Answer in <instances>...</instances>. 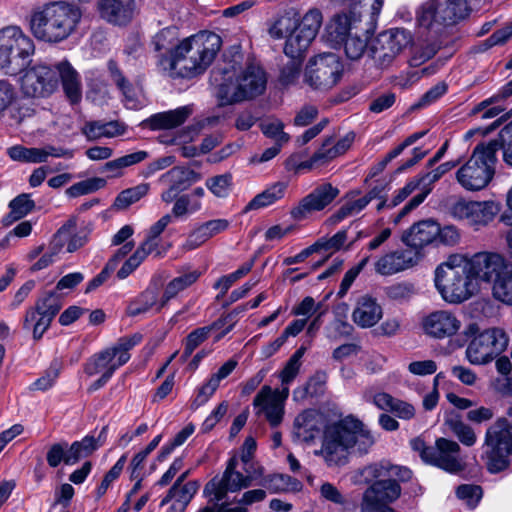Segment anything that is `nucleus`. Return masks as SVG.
I'll return each instance as SVG.
<instances>
[{"instance_id": "nucleus-27", "label": "nucleus", "mask_w": 512, "mask_h": 512, "mask_svg": "<svg viewBox=\"0 0 512 512\" xmlns=\"http://www.w3.org/2000/svg\"><path fill=\"white\" fill-rule=\"evenodd\" d=\"M418 262V255L411 250L393 251L381 256L374 264L376 273L391 276L407 270Z\"/></svg>"}, {"instance_id": "nucleus-1", "label": "nucleus", "mask_w": 512, "mask_h": 512, "mask_svg": "<svg viewBox=\"0 0 512 512\" xmlns=\"http://www.w3.org/2000/svg\"><path fill=\"white\" fill-rule=\"evenodd\" d=\"M375 443L369 428L358 418L348 415L324 427L321 448L315 455L329 466H342L348 462L351 451L366 454Z\"/></svg>"}, {"instance_id": "nucleus-22", "label": "nucleus", "mask_w": 512, "mask_h": 512, "mask_svg": "<svg viewBox=\"0 0 512 512\" xmlns=\"http://www.w3.org/2000/svg\"><path fill=\"white\" fill-rule=\"evenodd\" d=\"M372 27H368L363 22L362 13L356 10L338 14L334 16L327 25V39L334 45H341L348 37L358 32H369Z\"/></svg>"}, {"instance_id": "nucleus-15", "label": "nucleus", "mask_w": 512, "mask_h": 512, "mask_svg": "<svg viewBox=\"0 0 512 512\" xmlns=\"http://www.w3.org/2000/svg\"><path fill=\"white\" fill-rule=\"evenodd\" d=\"M289 393V386L281 389H273L269 385L262 386L253 399L255 414L263 417L272 428L278 427L284 419Z\"/></svg>"}, {"instance_id": "nucleus-4", "label": "nucleus", "mask_w": 512, "mask_h": 512, "mask_svg": "<svg viewBox=\"0 0 512 512\" xmlns=\"http://www.w3.org/2000/svg\"><path fill=\"white\" fill-rule=\"evenodd\" d=\"M82 12L79 7L65 1L49 2L35 8L30 16V29L39 40L58 43L76 29Z\"/></svg>"}, {"instance_id": "nucleus-56", "label": "nucleus", "mask_w": 512, "mask_h": 512, "mask_svg": "<svg viewBox=\"0 0 512 512\" xmlns=\"http://www.w3.org/2000/svg\"><path fill=\"white\" fill-rule=\"evenodd\" d=\"M110 71L113 77V81L124 95L125 106L129 109L139 108L141 106V102L138 100L135 90L125 80L119 70L112 64H110Z\"/></svg>"}, {"instance_id": "nucleus-16", "label": "nucleus", "mask_w": 512, "mask_h": 512, "mask_svg": "<svg viewBox=\"0 0 512 512\" xmlns=\"http://www.w3.org/2000/svg\"><path fill=\"white\" fill-rule=\"evenodd\" d=\"M465 264L473 279L492 283V285L510 266L503 254L494 251H481L470 257L465 256Z\"/></svg>"}, {"instance_id": "nucleus-61", "label": "nucleus", "mask_w": 512, "mask_h": 512, "mask_svg": "<svg viewBox=\"0 0 512 512\" xmlns=\"http://www.w3.org/2000/svg\"><path fill=\"white\" fill-rule=\"evenodd\" d=\"M386 296L393 301H409L417 294V289L413 283L397 282L385 288Z\"/></svg>"}, {"instance_id": "nucleus-50", "label": "nucleus", "mask_w": 512, "mask_h": 512, "mask_svg": "<svg viewBox=\"0 0 512 512\" xmlns=\"http://www.w3.org/2000/svg\"><path fill=\"white\" fill-rule=\"evenodd\" d=\"M100 445L93 436H85L81 441H75L69 448V457L66 459V465H73L79 459L91 455Z\"/></svg>"}, {"instance_id": "nucleus-37", "label": "nucleus", "mask_w": 512, "mask_h": 512, "mask_svg": "<svg viewBox=\"0 0 512 512\" xmlns=\"http://www.w3.org/2000/svg\"><path fill=\"white\" fill-rule=\"evenodd\" d=\"M57 78L60 77L65 95L71 103H77L82 97L79 74L67 61L59 62L55 67Z\"/></svg>"}, {"instance_id": "nucleus-12", "label": "nucleus", "mask_w": 512, "mask_h": 512, "mask_svg": "<svg viewBox=\"0 0 512 512\" xmlns=\"http://www.w3.org/2000/svg\"><path fill=\"white\" fill-rule=\"evenodd\" d=\"M34 43L19 27L0 30V68L17 70L34 53Z\"/></svg>"}, {"instance_id": "nucleus-39", "label": "nucleus", "mask_w": 512, "mask_h": 512, "mask_svg": "<svg viewBox=\"0 0 512 512\" xmlns=\"http://www.w3.org/2000/svg\"><path fill=\"white\" fill-rule=\"evenodd\" d=\"M192 109L189 106H182L174 110L152 115L148 119L152 129H173L182 125L191 115Z\"/></svg>"}, {"instance_id": "nucleus-11", "label": "nucleus", "mask_w": 512, "mask_h": 512, "mask_svg": "<svg viewBox=\"0 0 512 512\" xmlns=\"http://www.w3.org/2000/svg\"><path fill=\"white\" fill-rule=\"evenodd\" d=\"M468 15L467 0H428L417 13L419 26L440 30L441 27L455 24Z\"/></svg>"}, {"instance_id": "nucleus-54", "label": "nucleus", "mask_w": 512, "mask_h": 512, "mask_svg": "<svg viewBox=\"0 0 512 512\" xmlns=\"http://www.w3.org/2000/svg\"><path fill=\"white\" fill-rule=\"evenodd\" d=\"M492 295L496 300L512 306V265L492 285Z\"/></svg>"}, {"instance_id": "nucleus-42", "label": "nucleus", "mask_w": 512, "mask_h": 512, "mask_svg": "<svg viewBox=\"0 0 512 512\" xmlns=\"http://www.w3.org/2000/svg\"><path fill=\"white\" fill-rule=\"evenodd\" d=\"M255 485L261 486L270 493H278L283 491L299 490L301 484L296 479L284 474H264L262 467V475L256 479Z\"/></svg>"}, {"instance_id": "nucleus-47", "label": "nucleus", "mask_w": 512, "mask_h": 512, "mask_svg": "<svg viewBox=\"0 0 512 512\" xmlns=\"http://www.w3.org/2000/svg\"><path fill=\"white\" fill-rule=\"evenodd\" d=\"M147 157L148 153L146 151H137L131 154H127L106 162L102 167V172L109 173V177L111 178L120 177L123 174L124 168L140 163Z\"/></svg>"}, {"instance_id": "nucleus-7", "label": "nucleus", "mask_w": 512, "mask_h": 512, "mask_svg": "<svg viewBox=\"0 0 512 512\" xmlns=\"http://www.w3.org/2000/svg\"><path fill=\"white\" fill-rule=\"evenodd\" d=\"M262 475V466L242 468L237 455L232 456L221 475L213 477L204 487V494L209 501L221 502L229 493H236L255 485Z\"/></svg>"}, {"instance_id": "nucleus-30", "label": "nucleus", "mask_w": 512, "mask_h": 512, "mask_svg": "<svg viewBox=\"0 0 512 512\" xmlns=\"http://www.w3.org/2000/svg\"><path fill=\"white\" fill-rule=\"evenodd\" d=\"M237 78L246 101L263 94L266 89L267 76L258 65L248 64L243 68H237Z\"/></svg>"}, {"instance_id": "nucleus-14", "label": "nucleus", "mask_w": 512, "mask_h": 512, "mask_svg": "<svg viewBox=\"0 0 512 512\" xmlns=\"http://www.w3.org/2000/svg\"><path fill=\"white\" fill-rule=\"evenodd\" d=\"M508 346V337L500 328H491L474 337L465 354L473 365H484L499 356Z\"/></svg>"}, {"instance_id": "nucleus-62", "label": "nucleus", "mask_w": 512, "mask_h": 512, "mask_svg": "<svg viewBox=\"0 0 512 512\" xmlns=\"http://www.w3.org/2000/svg\"><path fill=\"white\" fill-rule=\"evenodd\" d=\"M438 51V45L433 42L418 43L412 49L409 58V65L419 67L435 56Z\"/></svg>"}, {"instance_id": "nucleus-8", "label": "nucleus", "mask_w": 512, "mask_h": 512, "mask_svg": "<svg viewBox=\"0 0 512 512\" xmlns=\"http://www.w3.org/2000/svg\"><path fill=\"white\" fill-rule=\"evenodd\" d=\"M483 446V457L491 473L507 469L512 455V423L506 417L497 418L486 429Z\"/></svg>"}, {"instance_id": "nucleus-34", "label": "nucleus", "mask_w": 512, "mask_h": 512, "mask_svg": "<svg viewBox=\"0 0 512 512\" xmlns=\"http://www.w3.org/2000/svg\"><path fill=\"white\" fill-rule=\"evenodd\" d=\"M383 316V310L375 298L360 297L352 312V320L361 328L373 327Z\"/></svg>"}, {"instance_id": "nucleus-28", "label": "nucleus", "mask_w": 512, "mask_h": 512, "mask_svg": "<svg viewBox=\"0 0 512 512\" xmlns=\"http://www.w3.org/2000/svg\"><path fill=\"white\" fill-rule=\"evenodd\" d=\"M323 426V414L315 409H306L294 419L293 436L299 442L309 443L315 440Z\"/></svg>"}, {"instance_id": "nucleus-2", "label": "nucleus", "mask_w": 512, "mask_h": 512, "mask_svg": "<svg viewBox=\"0 0 512 512\" xmlns=\"http://www.w3.org/2000/svg\"><path fill=\"white\" fill-rule=\"evenodd\" d=\"M221 38L202 31L180 41L171 57L162 56L159 70L172 78L191 79L202 75L213 63L221 48Z\"/></svg>"}, {"instance_id": "nucleus-26", "label": "nucleus", "mask_w": 512, "mask_h": 512, "mask_svg": "<svg viewBox=\"0 0 512 512\" xmlns=\"http://www.w3.org/2000/svg\"><path fill=\"white\" fill-rule=\"evenodd\" d=\"M100 17L114 26H125L132 21L136 13L135 0H99Z\"/></svg>"}, {"instance_id": "nucleus-32", "label": "nucleus", "mask_w": 512, "mask_h": 512, "mask_svg": "<svg viewBox=\"0 0 512 512\" xmlns=\"http://www.w3.org/2000/svg\"><path fill=\"white\" fill-rule=\"evenodd\" d=\"M238 362L229 359L215 373H213L206 382L197 390V395L192 402V407L197 409L209 401L220 386L222 380L227 378L237 367Z\"/></svg>"}, {"instance_id": "nucleus-43", "label": "nucleus", "mask_w": 512, "mask_h": 512, "mask_svg": "<svg viewBox=\"0 0 512 512\" xmlns=\"http://www.w3.org/2000/svg\"><path fill=\"white\" fill-rule=\"evenodd\" d=\"M125 126L118 121L99 122L93 121L86 123L82 128V133L90 141L100 138H113L125 133Z\"/></svg>"}, {"instance_id": "nucleus-40", "label": "nucleus", "mask_w": 512, "mask_h": 512, "mask_svg": "<svg viewBox=\"0 0 512 512\" xmlns=\"http://www.w3.org/2000/svg\"><path fill=\"white\" fill-rule=\"evenodd\" d=\"M180 41L178 30L173 27L164 28L153 37L152 45L154 51L157 53L156 65L158 68L162 56L171 57L175 54Z\"/></svg>"}, {"instance_id": "nucleus-20", "label": "nucleus", "mask_w": 512, "mask_h": 512, "mask_svg": "<svg viewBox=\"0 0 512 512\" xmlns=\"http://www.w3.org/2000/svg\"><path fill=\"white\" fill-rule=\"evenodd\" d=\"M339 193L337 187L330 183H323L292 207L290 216L296 221H302L313 213L324 210L338 197Z\"/></svg>"}, {"instance_id": "nucleus-9", "label": "nucleus", "mask_w": 512, "mask_h": 512, "mask_svg": "<svg viewBox=\"0 0 512 512\" xmlns=\"http://www.w3.org/2000/svg\"><path fill=\"white\" fill-rule=\"evenodd\" d=\"M141 339L140 334L118 339L114 345L92 355L84 365V373L89 377L108 374L111 378L118 368L129 361V351L140 343Z\"/></svg>"}, {"instance_id": "nucleus-44", "label": "nucleus", "mask_w": 512, "mask_h": 512, "mask_svg": "<svg viewBox=\"0 0 512 512\" xmlns=\"http://www.w3.org/2000/svg\"><path fill=\"white\" fill-rule=\"evenodd\" d=\"M363 473L367 477L394 479L396 482L408 481L412 476V472L408 468L388 462L369 465L364 468Z\"/></svg>"}, {"instance_id": "nucleus-3", "label": "nucleus", "mask_w": 512, "mask_h": 512, "mask_svg": "<svg viewBox=\"0 0 512 512\" xmlns=\"http://www.w3.org/2000/svg\"><path fill=\"white\" fill-rule=\"evenodd\" d=\"M319 9L311 8L302 17L295 8L277 14L269 24L268 33L273 39L286 38L284 53L290 58L305 54L322 25Z\"/></svg>"}, {"instance_id": "nucleus-29", "label": "nucleus", "mask_w": 512, "mask_h": 512, "mask_svg": "<svg viewBox=\"0 0 512 512\" xmlns=\"http://www.w3.org/2000/svg\"><path fill=\"white\" fill-rule=\"evenodd\" d=\"M457 165L456 162L448 161L442 163L437 168L421 175L418 177L420 183L422 184L421 193L415 195L399 212V214L394 219L395 223H398L402 217L407 215L413 209L418 207L427 197V195L432 190V185L437 182L443 175L452 170Z\"/></svg>"}, {"instance_id": "nucleus-13", "label": "nucleus", "mask_w": 512, "mask_h": 512, "mask_svg": "<svg viewBox=\"0 0 512 512\" xmlns=\"http://www.w3.org/2000/svg\"><path fill=\"white\" fill-rule=\"evenodd\" d=\"M343 65L334 53H323L311 58L304 72V82L315 90H329L340 80Z\"/></svg>"}, {"instance_id": "nucleus-6", "label": "nucleus", "mask_w": 512, "mask_h": 512, "mask_svg": "<svg viewBox=\"0 0 512 512\" xmlns=\"http://www.w3.org/2000/svg\"><path fill=\"white\" fill-rule=\"evenodd\" d=\"M495 143L478 144L470 158L456 172V180L467 191H480L486 188L495 174L497 161Z\"/></svg>"}, {"instance_id": "nucleus-59", "label": "nucleus", "mask_w": 512, "mask_h": 512, "mask_svg": "<svg viewBox=\"0 0 512 512\" xmlns=\"http://www.w3.org/2000/svg\"><path fill=\"white\" fill-rule=\"evenodd\" d=\"M266 491L263 489L248 490L243 493L235 505H225L222 512H248V506L263 501Z\"/></svg>"}, {"instance_id": "nucleus-25", "label": "nucleus", "mask_w": 512, "mask_h": 512, "mask_svg": "<svg viewBox=\"0 0 512 512\" xmlns=\"http://www.w3.org/2000/svg\"><path fill=\"white\" fill-rule=\"evenodd\" d=\"M202 209V202L192 199V196L183 194L179 196L173 203L170 213H166L161 216L150 228L149 233L152 237L157 240L159 236L164 232L168 225H170L174 219H184L189 215L194 214Z\"/></svg>"}, {"instance_id": "nucleus-52", "label": "nucleus", "mask_w": 512, "mask_h": 512, "mask_svg": "<svg viewBox=\"0 0 512 512\" xmlns=\"http://www.w3.org/2000/svg\"><path fill=\"white\" fill-rule=\"evenodd\" d=\"M35 207V203L28 194H21L9 203L10 213L5 217L4 223H11L25 217Z\"/></svg>"}, {"instance_id": "nucleus-58", "label": "nucleus", "mask_w": 512, "mask_h": 512, "mask_svg": "<svg viewBox=\"0 0 512 512\" xmlns=\"http://www.w3.org/2000/svg\"><path fill=\"white\" fill-rule=\"evenodd\" d=\"M206 188L217 198H227L232 188V175L224 173L209 177L205 181Z\"/></svg>"}, {"instance_id": "nucleus-18", "label": "nucleus", "mask_w": 512, "mask_h": 512, "mask_svg": "<svg viewBox=\"0 0 512 512\" xmlns=\"http://www.w3.org/2000/svg\"><path fill=\"white\" fill-rule=\"evenodd\" d=\"M61 309L59 296L53 292H45L30 308L25 316L24 327L33 330V338L40 339L50 327L52 320Z\"/></svg>"}, {"instance_id": "nucleus-46", "label": "nucleus", "mask_w": 512, "mask_h": 512, "mask_svg": "<svg viewBox=\"0 0 512 512\" xmlns=\"http://www.w3.org/2000/svg\"><path fill=\"white\" fill-rule=\"evenodd\" d=\"M286 182H275L264 191L257 194L246 206L245 211L257 210L260 208L268 207L285 195L287 189Z\"/></svg>"}, {"instance_id": "nucleus-38", "label": "nucleus", "mask_w": 512, "mask_h": 512, "mask_svg": "<svg viewBox=\"0 0 512 512\" xmlns=\"http://www.w3.org/2000/svg\"><path fill=\"white\" fill-rule=\"evenodd\" d=\"M200 179L201 175L198 172L189 168L175 166L162 174L158 181L165 185H171L182 192Z\"/></svg>"}, {"instance_id": "nucleus-23", "label": "nucleus", "mask_w": 512, "mask_h": 512, "mask_svg": "<svg viewBox=\"0 0 512 512\" xmlns=\"http://www.w3.org/2000/svg\"><path fill=\"white\" fill-rule=\"evenodd\" d=\"M461 448L456 441L447 438H438L432 446L428 463L437 466L449 473H458L464 469V462L460 457Z\"/></svg>"}, {"instance_id": "nucleus-33", "label": "nucleus", "mask_w": 512, "mask_h": 512, "mask_svg": "<svg viewBox=\"0 0 512 512\" xmlns=\"http://www.w3.org/2000/svg\"><path fill=\"white\" fill-rule=\"evenodd\" d=\"M438 233L437 222L430 219L423 220L407 230L402 236V241L408 246L422 248L430 244H436Z\"/></svg>"}, {"instance_id": "nucleus-36", "label": "nucleus", "mask_w": 512, "mask_h": 512, "mask_svg": "<svg viewBox=\"0 0 512 512\" xmlns=\"http://www.w3.org/2000/svg\"><path fill=\"white\" fill-rule=\"evenodd\" d=\"M199 484L189 481L185 485L174 483L168 494L162 499L161 506L170 504L167 512H183L196 494Z\"/></svg>"}, {"instance_id": "nucleus-31", "label": "nucleus", "mask_w": 512, "mask_h": 512, "mask_svg": "<svg viewBox=\"0 0 512 512\" xmlns=\"http://www.w3.org/2000/svg\"><path fill=\"white\" fill-rule=\"evenodd\" d=\"M230 221L224 218L212 219L197 225L187 236L183 249L186 251L195 250L202 246L209 239L226 231Z\"/></svg>"}, {"instance_id": "nucleus-51", "label": "nucleus", "mask_w": 512, "mask_h": 512, "mask_svg": "<svg viewBox=\"0 0 512 512\" xmlns=\"http://www.w3.org/2000/svg\"><path fill=\"white\" fill-rule=\"evenodd\" d=\"M368 33H354L342 42L341 45L344 46V52L348 59L356 61L364 55L368 47Z\"/></svg>"}, {"instance_id": "nucleus-45", "label": "nucleus", "mask_w": 512, "mask_h": 512, "mask_svg": "<svg viewBox=\"0 0 512 512\" xmlns=\"http://www.w3.org/2000/svg\"><path fill=\"white\" fill-rule=\"evenodd\" d=\"M201 272L198 270H189L183 274L173 278L165 286L164 292L160 299L159 308L164 307L171 299L175 298L180 292L192 286L199 277Z\"/></svg>"}, {"instance_id": "nucleus-53", "label": "nucleus", "mask_w": 512, "mask_h": 512, "mask_svg": "<svg viewBox=\"0 0 512 512\" xmlns=\"http://www.w3.org/2000/svg\"><path fill=\"white\" fill-rule=\"evenodd\" d=\"M150 186L148 183H141L137 186L123 190L118 194L114 201V207L117 210H125L130 205L138 202L147 195Z\"/></svg>"}, {"instance_id": "nucleus-10", "label": "nucleus", "mask_w": 512, "mask_h": 512, "mask_svg": "<svg viewBox=\"0 0 512 512\" xmlns=\"http://www.w3.org/2000/svg\"><path fill=\"white\" fill-rule=\"evenodd\" d=\"M414 37L405 28H390L380 32L371 45V55L379 69L390 68L395 60L409 47H412Z\"/></svg>"}, {"instance_id": "nucleus-60", "label": "nucleus", "mask_w": 512, "mask_h": 512, "mask_svg": "<svg viewBox=\"0 0 512 512\" xmlns=\"http://www.w3.org/2000/svg\"><path fill=\"white\" fill-rule=\"evenodd\" d=\"M77 228V218H70L54 235L50 242V249L54 254H60L71 239V233Z\"/></svg>"}, {"instance_id": "nucleus-48", "label": "nucleus", "mask_w": 512, "mask_h": 512, "mask_svg": "<svg viewBox=\"0 0 512 512\" xmlns=\"http://www.w3.org/2000/svg\"><path fill=\"white\" fill-rule=\"evenodd\" d=\"M500 209V204L496 201H475L470 225L486 226L496 217Z\"/></svg>"}, {"instance_id": "nucleus-21", "label": "nucleus", "mask_w": 512, "mask_h": 512, "mask_svg": "<svg viewBox=\"0 0 512 512\" xmlns=\"http://www.w3.org/2000/svg\"><path fill=\"white\" fill-rule=\"evenodd\" d=\"M462 327L461 320L449 310H435L421 320L423 333L432 339L443 340L456 336Z\"/></svg>"}, {"instance_id": "nucleus-41", "label": "nucleus", "mask_w": 512, "mask_h": 512, "mask_svg": "<svg viewBox=\"0 0 512 512\" xmlns=\"http://www.w3.org/2000/svg\"><path fill=\"white\" fill-rule=\"evenodd\" d=\"M354 134L348 133L337 142L333 138H327L322 146L314 153V160H322L327 163L346 153L354 141Z\"/></svg>"}, {"instance_id": "nucleus-63", "label": "nucleus", "mask_w": 512, "mask_h": 512, "mask_svg": "<svg viewBox=\"0 0 512 512\" xmlns=\"http://www.w3.org/2000/svg\"><path fill=\"white\" fill-rule=\"evenodd\" d=\"M489 143H495L497 151L502 150L503 161L512 167V121L500 131L497 139Z\"/></svg>"}, {"instance_id": "nucleus-35", "label": "nucleus", "mask_w": 512, "mask_h": 512, "mask_svg": "<svg viewBox=\"0 0 512 512\" xmlns=\"http://www.w3.org/2000/svg\"><path fill=\"white\" fill-rule=\"evenodd\" d=\"M158 246L159 240L152 237V234L148 232L146 239L118 270L117 277L121 280L127 278L153 252L157 257H161L164 252L159 251Z\"/></svg>"}, {"instance_id": "nucleus-17", "label": "nucleus", "mask_w": 512, "mask_h": 512, "mask_svg": "<svg viewBox=\"0 0 512 512\" xmlns=\"http://www.w3.org/2000/svg\"><path fill=\"white\" fill-rule=\"evenodd\" d=\"M58 87L56 71L46 64L29 67L21 77V90L32 98H45L53 94Z\"/></svg>"}, {"instance_id": "nucleus-5", "label": "nucleus", "mask_w": 512, "mask_h": 512, "mask_svg": "<svg viewBox=\"0 0 512 512\" xmlns=\"http://www.w3.org/2000/svg\"><path fill=\"white\" fill-rule=\"evenodd\" d=\"M435 286L442 299L450 304L468 300L476 290V284L468 273L465 256L452 255L435 271Z\"/></svg>"}, {"instance_id": "nucleus-49", "label": "nucleus", "mask_w": 512, "mask_h": 512, "mask_svg": "<svg viewBox=\"0 0 512 512\" xmlns=\"http://www.w3.org/2000/svg\"><path fill=\"white\" fill-rule=\"evenodd\" d=\"M73 156L74 153L70 149L48 144L42 147H31L30 163H45L50 157L71 159Z\"/></svg>"}, {"instance_id": "nucleus-64", "label": "nucleus", "mask_w": 512, "mask_h": 512, "mask_svg": "<svg viewBox=\"0 0 512 512\" xmlns=\"http://www.w3.org/2000/svg\"><path fill=\"white\" fill-rule=\"evenodd\" d=\"M157 304V293L155 290H145L136 301L129 304L127 313L130 316H137L139 314L149 311L154 305Z\"/></svg>"}, {"instance_id": "nucleus-57", "label": "nucleus", "mask_w": 512, "mask_h": 512, "mask_svg": "<svg viewBox=\"0 0 512 512\" xmlns=\"http://www.w3.org/2000/svg\"><path fill=\"white\" fill-rule=\"evenodd\" d=\"M445 422L463 445L470 447L476 443L477 435L474 429L468 424L464 423L461 419L450 418Z\"/></svg>"}, {"instance_id": "nucleus-19", "label": "nucleus", "mask_w": 512, "mask_h": 512, "mask_svg": "<svg viewBox=\"0 0 512 512\" xmlns=\"http://www.w3.org/2000/svg\"><path fill=\"white\" fill-rule=\"evenodd\" d=\"M372 479L371 477H369ZM363 494L362 512H393L387 504L395 501L401 494V487L394 479L377 478Z\"/></svg>"}, {"instance_id": "nucleus-55", "label": "nucleus", "mask_w": 512, "mask_h": 512, "mask_svg": "<svg viewBox=\"0 0 512 512\" xmlns=\"http://www.w3.org/2000/svg\"><path fill=\"white\" fill-rule=\"evenodd\" d=\"M284 127L283 121L278 118H268L260 123L262 133L278 145H284L290 140V135L284 131Z\"/></svg>"}, {"instance_id": "nucleus-24", "label": "nucleus", "mask_w": 512, "mask_h": 512, "mask_svg": "<svg viewBox=\"0 0 512 512\" xmlns=\"http://www.w3.org/2000/svg\"><path fill=\"white\" fill-rule=\"evenodd\" d=\"M214 82L216 83L214 94L220 106L234 105L246 101L237 78L236 67L224 69L220 77L215 74Z\"/></svg>"}]
</instances>
